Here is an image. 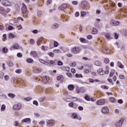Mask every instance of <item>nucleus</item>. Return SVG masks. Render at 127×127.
Returning <instances> with one entry per match:
<instances>
[{"instance_id":"18","label":"nucleus","mask_w":127,"mask_h":127,"mask_svg":"<svg viewBox=\"0 0 127 127\" xmlns=\"http://www.w3.org/2000/svg\"><path fill=\"white\" fill-rule=\"evenodd\" d=\"M41 71H42V69L40 67H35L33 70V71H34V72H35V73H40V72H41Z\"/></svg>"},{"instance_id":"7","label":"nucleus","mask_w":127,"mask_h":127,"mask_svg":"<svg viewBox=\"0 0 127 127\" xmlns=\"http://www.w3.org/2000/svg\"><path fill=\"white\" fill-rule=\"evenodd\" d=\"M55 124V120L53 119H51L49 121L47 122V126L49 127H52Z\"/></svg>"},{"instance_id":"8","label":"nucleus","mask_w":127,"mask_h":127,"mask_svg":"<svg viewBox=\"0 0 127 127\" xmlns=\"http://www.w3.org/2000/svg\"><path fill=\"white\" fill-rule=\"evenodd\" d=\"M68 107L74 109H76L78 107V105L73 102H71L70 103H68Z\"/></svg>"},{"instance_id":"13","label":"nucleus","mask_w":127,"mask_h":127,"mask_svg":"<svg viewBox=\"0 0 127 127\" xmlns=\"http://www.w3.org/2000/svg\"><path fill=\"white\" fill-rule=\"evenodd\" d=\"M104 35L106 38L107 40L110 41L112 40V38L109 33H104Z\"/></svg>"},{"instance_id":"30","label":"nucleus","mask_w":127,"mask_h":127,"mask_svg":"<svg viewBox=\"0 0 127 127\" xmlns=\"http://www.w3.org/2000/svg\"><path fill=\"white\" fill-rule=\"evenodd\" d=\"M43 40H44V38L43 37H41L40 38V39L38 40L37 45L40 46V45H41V43L42 42Z\"/></svg>"},{"instance_id":"15","label":"nucleus","mask_w":127,"mask_h":127,"mask_svg":"<svg viewBox=\"0 0 127 127\" xmlns=\"http://www.w3.org/2000/svg\"><path fill=\"white\" fill-rule=\"evenodd\" d=\"M96 104L98 106H102L105 104V100L100 99L98 100Z\"/></svg>"},{"instance_id":"26","label":"nucleus","mask_w":127,"mask_h":127,"mask_svg":"<svg viewBox=\"0 0 127 127\" xmlns=\"http://www.w3.org/2000/svg\"><path fill=\"white\" fill-rule=\"evenodd\" d=\"M17 83H18V84H20V85H24V81L20 79H18V80H17Z\"/></svg>"},{"instance_id":"17","label":"nucleus","mask_w":127,"mask_h":127,"mask_svg":"<svg viewBox=\"0 0 127 127\" xmlns=\"http://www.w3.org/2000/svg\"><path fill=\"white\" fill-rule=\"evenodd\" d=\"M101 111L102 112V113L104 114H108L109 113V109H108V108L106 107H103Z\"/></svg>"},{"instance_id":"11","label":"nucleus","mask_w":127,"mask_h":127,"mask_svg":"<svg viewBox=\"0 0 127 127\" xmlns=\"http://www.w3.org/2000/svg\"><path fill=\"white\" fill-rule=\"evenodd\" d=\"M49 80V77L48 76H43L42 81L44 83V84H47Z\"/></svg>"},{"instance_id":"6","label":"nucleus","mask_w":127,"mask_h":127,"mask_svg":"<svg viewBox=\"0 0 127 127\" xmlns=\"http://www.w3.org/2000/svg\"><path fill=\"white\" fill-rule=\"evenodd\" d=\"M86 91L87 90L86 89V88L83 87L77 88V89H76V91L77 92V93H84L86 92Z\"/></svg>"},{"instance_id":"9","label":"nucleus","mask_w":127,"mask_h":127,"mask_svg":"<svg viewBox=\"0 0 127 127\" xmlns=\"http://www.w3.org/2000/svg\"><path fill=\"white\" fill-rule=\"evenodd\" d=\"M72 98L75 99V100H74V102H77L78 101V98L75 97H68L67 98L64 97L63 98V100H64V101L66 102H70V101L69 100L72 99Z\"/></svg>"},{"instance_id":"51","label":"nucleus","mask_w":127,"mask_h":127,"mask_svg":"<svg viewBox=\"0 0 127 127\" xmlns=\"http://www.w3.org/2000/svg\"><path fill=\"white\" fill-rule=\"evenodd\" d=\"M102 52H104V53H108V52H109V49H106V48H104L102 50Z\"/></svg>"},{"instance_id":"55","label":"nucleus","mask_w":127,"mask_h":127,"mask_svg":"<svg viewBox=\"0 0 127 127\" xmlns=\"http://www.w3.org/2000/svg\"><path fill=\"white\" fill-rule=\"evenodd\" d=\"M75 77H77V78H82V74H75Z\"/></svg>"},{"instance_id":"57","label":"nucleus","mask_w":127,"mask_h":127,"mask_svg":"<svg viewBox=\"0 0 127 127\" xmlns=\"http://www.w3.org/2000/svg\"><path fill=\"white\" fill-rule=\"evenodd\" d=\"M104 63L106 64H108L109 63V59H104Z\"/></svg>"},{"instance_id":"40","label":"nucleus","mask_w":127,"mask_h":127,"mask_svg":"<svg viewBox=\"0 0 127 127\" xmlns=\"http://www.w3.org/2000/svg\"><path fill=\"white\" fill-rule=\"evenodd\" d=\"M3 78H4V80L6 81H7L8 80H9V76L8 75H4Z\"/></svg>"},{"instance_id":"41","label":"nucleus","mask_w":127,"mask_h":127,"mask_svg":"<svg viewBox=\"0 0 127 127\" xmlns=\"http://www.w3.org/2000/svg\"><path fill=\"white\" fill-rule=\"evenodd\" d=\"M115 73V70H114V69L112 70L111 72H110V74H109V76L113 77Z\"/></svg>"},{"instance_id":"34","label":"nucleus","mask_w":127,"mask_h":127,"mask_svg":"<svg viewBox=\"0 0 127 127\" xmlns=\"http://www.w3.org/2000/svg\"><path fill=\"white\" fill-rule=\"evenodd\" d=\"M15 9L16 12H19L20 10V7L17 4H15Z\"/></svg>"},{"instance_id":"36","label":"nucleus","mask_w":127,"mask_h":127,"mask_svg":"<svg viewBox=\"0 0 127 127\" xmlns=\"http://www.w3.org/2000/svg\"><path fill=\"white\" fill-rule=\"evenodd\" d=\"M26 62L31 64L34 62V61L32 60V59L28 58L27 60H26Z\"/></svg>"},{"instance_id":"39","label":"nucleus","mask_w":127,"mask_h":127,"mask_svg":"<svg viewBox=\"0 0 127 127\" xmlns=\"http://www.w3.org/2000/svg\"><path fill=\"white\" fill-rule=\"evenodd\" d=\"M8 97H9L11 99H13L15 97V95L12 93H9L8 94Z\"/></svg>"},{"instance_id":"24","label":"nucleus","mask_w":127,"mask_h":127,"mask_svg":"<svg viewBox=\"0 0 127 127\" xmlns=\"http://www.w3.org/2000/svg\"><path fill=\"white\" fill-rule=\"evenodd\" d=\"M112 23H113V26H118L120 24V22L114 20H112Z\"/></svg>"},{"instance_id":"10","label":"nucleus","mask_w":127,"mask_h":127,"mask_svg":"<svg viewBox=\"0 0 127 127\" xmlns=\"http://www.w3.org/2000/svg\"><path fill=\"white\" fill-rule=\"evenodd\" d=\"M1 4L5 6H9L11 5V2L7 0H4L2 1Z\"/></svg>"},{"instance_id":"28","label":"nucleus","mask_w":127,"mask_h":127,"mask_svg":"<svg viewBox=\"0 0 127 127\" xmlns=\"http://www.w3.org/2000/svg\"><path fill=\"white\" fill-rule=\"evenodd\" d=\"M57 79L61 82H63V80H64V78L63 77V75H60L59 76H58Z\"/></svg>"},{"instance_id":"53","label":"nucleus","mask_w":127,"mask_h":127,"mask_svg":"<svg viewBox=\"0 0 127 127\" xmlns=\"http://www.w3.org/2000/svg\"><path fill=\"white\" fill-rule=\"evenodd\" d=\"M101 88L104 89V90H107L109 89V87L107 86H104V85H102L101 86Z\"/></svg>"},{"instance_id":"21","label":"nucleus","mask_w":127,"mask_h":127,"mask_svg":"<svg viewBox=\"0 0 127 127\" xmlns=\"http://www.w3.org/2000/svg\"><path fill=\"white\" fill-rule=\"evenodd\" d=\"M66 8H67L66 4H63L62 5L59 6V7L58 8V9H59L60 10H64V9H66Z\"/></svg>"},{"instance_id":"33","label":"nucleus","mask_w":127,"mask_h":127,"mask_svg":"<svg viewBox=\"0 0 127 127\" xmlns=\"http://www.w3.org/2000/svg\"><path fill=\"white\" fill-rule=\"evenodd\" d=\"M74 88V86L73 85L70 84L68 86V90L72 91Z\"/></svg>"},{"instance_id":"58","label":"nucleus","mask_w":127,"mask_h":127,"mask_svg":"<svg viewBox=\"0 0 127 127\" xmlns=\"http://www.w3.org/2000/svg\"><path fill=\"white\" fill-rule=\"evenodd\" d=\"M14 37H15L14 34L12 33L9 34V38L13 39L14 38Z\"/></svg>"},{"instance_id":"49","label":"nucleus","mask_w":127,"mask_h":127,"mask_svg":"<svg viewBox=\"0 0 127 127\" xmlns=\"http://www.w3.org/2000/svg\"><path fill=\"white\" fill-rule=\"evenodd\" d=\"M2 51L4 53H6L8 52V49L6 48V47H4L2 49Z\"/></svg>"},{"instance_id":"46","label":"nucleus","mask_w":127,"mask_h":127,"mask_svg":"<svg viewBox=\"0 0 127 127\" xmlns=\"http://www.w3.org/2000/svg\"><path fill=\"white\" fill-rule=\"evenodd\" d=\"M7 64L8 66H13V63H12V62H10V61H8L7 62Z\"/></svg>"},{"instance_id":"31","label":"nucleus","mask_w":127,"mask_h":127,"mask_svg":"<svg viewBox=\"0 0 127 127\" xmlns=\"http://www.w3.org/2000/svg\"><path fill=\"white\" fill-rule=\"evenodd\" d=\"M13 48L15 49L18 50L20 49V48H21V47H20L17 44H14V45H13Z\"/></svg>"},{"instance_id":"60","label":"nucleus","mask_w":127,"mask_h":127,"mask_svg":"<svg viewBox=\"0 0 127 127\" xmlns=\"http://www.w3.org/2000/svg\"><path fill=\"white\" fill-rule=\"evenodd\" d=\"M6 37H7V35L6 34H4V35H3V41H6Z\"/></svg>"},{"instance_id":"64","label":"nucleus","mask_w":127,"mask_h":127,"mask_svg":"<svg viewBox=\"0 0 127 127\" xmlns=\"http://www.w3.org/2000/svg\"><path fill=\"white\" fill-rule=\"evenodd\" d=\"M83 72L86 74H88L89 73V70L87 69H84V70H83Z\"/></svg>"},{"instance_id":"32","label":"nucleus","mask_w":127,"mask_h":127,"mask_svg":"<svg viewBox=\"0 0 127 127\" xmlns=\"http://www.w3.org/2000/svg\"><path fill=\"white\" fill-rule=\"evenodd\" d=\"M91 33H92V34L93 35L97 34L98 33L97 29H96L95 28H93V29H92V31H91Z\"/></svg>"},{"instance_id":"3","label":"nucleus","mask_w":127,"mask_h":127,"mask_svg":"<svg viewBox=\"0 0 127 127\" xmlns=\"http://www.w3.org/2000/svg\"><path fill=\"white\" fill-rule=\"evenodd\" d=\"M22 109V104L20 103L16 104L13 106V110L15 111H19Z\"/></svg>"},{"instance_id":"52","label":"nucleus","mask_w":127,"mask_h":127,"mask_svg":"<svg viewBox=\"0 0 127 127\" xmlns=\"http://www.w3.org/2000/svg\"><path fill=\"white\" fill-rule=\"evenodd\" d=\"M110 102H112L113 103H115V99H114V98L110 97Z\"/></svg>"},{"instance_id":"25","label":"nucleus","mask_w":127,"mask_h":127,"mask_svg":"<svg viewBox=\"0 0 127 127\" xmlns=\"http://www.w3.org/2000/svg\"><path fill=\"white\" fill-rule=\"evenodd\" d=\"M40 62L41 63V64H44V65L50 66V64H49V63H48V62H45L43 60H40Z\"/></svg>"},{"instance_id":"22","label":"nucleus","mask_w":127,"mask_h":127,"mask_svg":"<svg viewBox=\"0 0 127 127\" xmlns=\"http://www.w3.org/2000/svg\"><path fill=\"white\" fill-rule=\"evenodd\" d=\"M0 13H1L2 15H4L7 14L6 10L2 7H0Z\"/></svg>"},{"instance_id":"56","label":"nucleus","mask_w":127,"mask_h":127,"mask_svg":"<svg viewBox=\"0 0 127 127\" xmlns=\"http://www.w3.org/2000/svg\"><path fill=\"white\" fill-rule=\"evenodd\" d=\"M45 124V122L44 121H42L39 122V124H40V126H43Z\"/></svg>"},{"instance_id":"62","label":"nucleus","mask_w":127,"mask_h":127,"mask_svg":"<svg viewBox=\"0 0 127 127\" xmlns=\"http://www.w3.org/2000/svg\"><path fill=\"white\" fill-rule=\"evenodd\" d=\"M48 55H49V56L52 58L54 57V54H53V53H51V52L48 53Z\"/></svg>"},{"instance_id":"42","label":"nucleus","mask_w":127,"mask_h":127,"mask_svg":"<svg viewBox=\"0 0 127 127\" xmlns=\"http://www.w3.org/2000/svg\"><path fill=\"white\" fill-rule=\"evenodd\" d=\"M69 66L71 67H74L76 66V63L73 62V63H69Z\"/></svg>"},{"instance_id":"48","label":"nucleus","mask_w":127,"mask_h":127,"mask_svg":"<svg viewBox=\"0 0 127 127\" xmlns=\"http://www.w3.org/2000/svg\"><path fill=\"white\" fill-rule=\"evenodd\" d=\"M53 53H61V51L59 49H55L53 50Z\"/></svg>"},{"instance_id":"63","label":"nucleus","mask_w":127,"mask_h":127,"mask_svg":"<svg viewBox=\"0 0 127 127\" xmlns=\"http://www.w3.org/2000/svg\"><path fill=\"white\" fill-rule=\"evenodd\" d=\"M58 65L59 66H62L63 65V63L62 61H59L58 62Z\"/></svg>"},{"instance_id":"38","label":"nucleus","mask_w":127,"mask_h":127,"mask_svg":"<svg viewBox=\"0 0 127 127\" xmlns=\"http://www.w3.org/2000/svg\"><path fill=\"white\" fill-rule=\"evenodd\" d=\"M5 108L6 106L4 105H1V108H0V111L1 112H4V111L5 110Z\"/></svg>"},{"instance_id":"16","label":"nucleus","mask_w":127,"mask_h":127,"mask_svg":"<svg viewBox=\"0 0 127 127\" xmlns=\"http://www.w3.org/2000/svg\"><path fill=\"white\" fill-rule=\"evenodd\" d=\"M81 47L82 48L83 51H84L85 52L88 51L90 49V47H89L88 46L83 45V46H81Z\"/></svg>"},{"instance_id":"20","label":"nucleus","mask_w":127,"mask_h":127,"mask_svg":"<svg viewBox=\"0 0 127 127\" xmlns=\"http://www.w3.org/2000/svg\"><path fill=\"white\" fill-rule=\"evenodd\" d=\"M17 21L16 20H15L14 19H11L9 20V24L13 25V26H15L17 25Z\"/></svg>"},{"instance_id":"47","label":"nucleus","mask_w":127,"mask_h":127,"mask_svg":"<svg viewBox=\"0 0 127 127\" xmlns=\"http://www.w3.org/2000/svg\"><path fill=\"white\" fill-rule=\"evenodd\" d=\"M3 77H4V72L2 71H0V78L3 79Z\"/></svg>"},{"instance_id":"54","label":"nucleus","mask_w":127,"mask_h":127,"mask_svg":"<svg viewBox=\"0 0 127 127\" xmlns=\"http://www.w3.org/2000/svg\"><path fill=\"white\" fill-rule=\"evenodd\" d=\"M84 99L87 101H90V99L91 98H90V97H89L88 95H86V96H85Z\"/></svg>"},{"instance_id":"2","label":"nucleus","mask_w":127,"mask_h":127,"mask_svg":"<svg viewBox=\"0 0 127 127\" xmlns=\"http://www.w3.org/2000/svg\"><path fill=\"white\" fill-rule=\"evenodd\" d=\"M97 73H98V74L102 76V75H105V74H108L109 73V70L105 71V70H103L102 68H100L97 70Z\"/></svg>"},{"instance_id":"19","label":"nucleus","mask_w":127,"mask_h":127,"mask_svg":"<svg viewBox=\"0 0 127 127\" xmlns=\"http://www.w3.org/2000/svg\"><path fill=\"white\" fill-rule=\"evenodd\" d=\"M79 41H80V42H81V43H83V44L88 43V40L85 39L84 38H82V37L80 38Z\"/></svg>"},{"instance_id":"14","label":"nucleus","mask_w":127,"mask_h":127,"mask_svg":"<svg viewBox=\"0 0 127 127\" xmlns=\"http://www.w3.org/2000/svg\"><path fill=\"white\" fill-rule=\"evenodd\" d=\"M89 5V3L88 2H87V1H82V4H81V5H82V7L83 8V9H85L87 5Z\"/></svg>"},{"instance_id":"35","label":"nucleus","mask_w":127,"mask_h":127,"mask_svg":"<svg viewBox=\"0 0 127 127\" xmlns=\"http://www.w3.org/2000/svg\"><path fill=\"white\" fill-rule=\"evenodd\" d=\"M101 64H102L99 61H96L95 63V65L98 66H101Z\"/></svg>"},{"instance_id":"59","label":"nucleus","mask_w":127,"mask_h":127,"mask_svg":"<svg viewBox=\"0 0 127 127\" xmlns=\"http://www.w3.org/2000/svg\"><path fill=\"white\" fill-rule=\"evenodd\" d=\"M17 30H20L22 29V26L21 25H18L17 26Z\"/></svg>"},{"instance_id":"12","label":"nucleus","mask_w":127,"mask_h":127,"mask_svg":"<svg viewBox=\"0 0 127 127\" xmlns=\"http://www.w3.org/2000/svg\"><path fill=\"white\" fill-rule=\"evenodd\" d=\"M26 5H25L24 3H22V13L23 14H25L26 13Z\"/></svg>"},{"instance_id":"23","label":"nucleus","mask_w":127,"mask_h":127,"mask_svg":"<svg viewBox=\"0 0 127 127\" xmlns=\"http://www.w3.org/2000/svg\"><path fill=\"white\" fill-rule=\"evenodd\" d=\"M21 123H28V124H30V123H31V119L30 118L24 119L23 120H22Z\"/></svg>"},{"instance_id":"45","label":"nucleus","mask_w":127,"mask_h":127,"mask_svg":"<svg viewBox=\"0 0 127 127\" xmlns=\"http://www.w3.org/2000/svg\"><path fill=\"white\" fill-rule=\"evenodd\" d=\"M15 72L17 74H20L22 73V70L20 69H17L15 71Z\"/></svg>"},{"instance_id":"1","label":"nucleus","mask_w":127,"mask_h":127,"mask_svg":"<svg viewBox=\"0 0 127 127\" xmlns=\"http://www.w3.org/2000/svg\"><path fill=\"white\" fill-rule=\"evenodd\" d=\"M81 51V49L78 47H74L70 49V52L73 54H77Z\"/></svg>"},{"instance_id":"4","label":"nucleus","mask_w":127,"mask_h":127,"mask_svg":"<svg viewBox=\"0 0 127 127\" xmlns=\"http://www.w3.org/2000/svg\"><path fill=\"white\" fill-rule=\"evenodd\" d=\"M71 118L73 119V120H78V121H81L82 118L79 116H78V115L76 113L72 114V116H71Z\"/></svg>"},{"instance_id":"27","label":"nucleus","mask_w":127,"mask_h":127,"mask_svg":"<svg viewBox=\"0 0 127 127\" xmlns=\"http://www.w3.org/2000/svg\"><path fill=\"white\" fill-rule=\"evenodd\" d=\"M31 55L34 58H37L38 57V54L36 51H31Z\"/></svg>"},{"instance_id":"37","label":"nucleus","mask_w":127,"mask_h":127,"mask_svg":"<svg viewBox=\"0 0 127 127\" xmlns=\"http://www.w3.org/2000/svg\"><path fill=\"white\" fill-rule=\"evenodd\" d=\"M118 67H119V68H123L124 67L123 64H122V63L120 62H118Z\"/></svg>"},{"instance_id":"43","label":"nucleus","mask_w":127,"mask_h":127,"mask_svg":"<svg viewBox=\"0 0 127 127\" xmlns=\"http://www.w3.org/2000/svg\"><path fill=\"white\" fill-rule=\"evenodd\" d=\"M53 29H56V28H58V24H54L52 26Z\"/></svg>"},{"instance_id":"50","label":"nucleus","mask_w":127,"mask_h":127,"mask_svg":"<svg viewBox=\"0 0 127 127\" xmlns=\"http://www.w3.org/2000/svg\"><path fill=\"white\" fill-rule=\"evenodd\" d=\"M59 44L58 43V42H54V44H53V46H54L55 48H57L58 47Z\"/></svg>"},{"instance_id":"44","label":"nucleus","mask_w":127,"mask_h":127,"mask_svg":"<svg viewBox=\"0 0 127 127\" xmlns=\"http://www.w3.org/2000/svg\"><path fill=\"white\" fill-rule=\"evenodd\" d=\"M86 38L89 40H91V39H92V38H93V37L91 35H88L86 36Z\"/></svg>"},{"instance_id":"61","label":"nucleus","mask_w":127,"mask_h":127,"mask_svg":"<svg viewBox=\"0 0 127 127\" xmlns=\"http://www.w3.org/2000/svg\"><path fill=\"white\" fill-rule=\"evenodd\" d=\"M32 99L30 97H27L25 98V101H26L27 102L30 101Z\"/></svg>"},{"instance_id":"5","label":"nucleus","mask_w":127,"mask_h":127,"mask_svg":"<svg viewBox=\"0 0 127 127\" xmlns=\"http://www.w3.org/2000/svg\"><path fill=\"white\" fill-rule=\"evenodd\" d=\"M124 122V119L123 118L120 119L119 121H118L115 124L116 127H121L123 126V122Z\"/></svg>"},{"instance_id":"29","label":"nucleus","mask_w":127,"mask_h":127,"mask_svg":"<svg viewBox=\"0 0 127 127\" xmlns=\"http://www.w3.org/2000/svg\"><path fill=\"white\" fill-rule=\"evenodd\" d=\"M62 70L63 71H66L67 72H68L69 71V66H62Z\"/></svg>"}]
</instances>
